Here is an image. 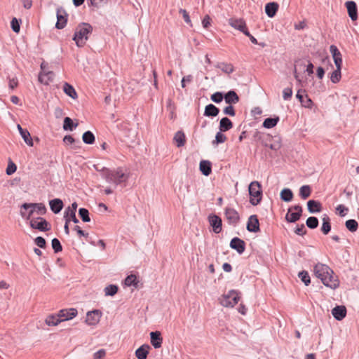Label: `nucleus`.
<instances>
[{"label": "nucleus", "mask_w": 359, "mask_h": 359, "mask_svg": "<svg viewBox=\"0 0 359 359\" xmlns=\"http://www.w3.org/2000/svg\"><path fill=\"white\" fill-rule=\"evenodd\" d=\"M100 172L102 177L107 183L114 184L115 187L126 182L128 178V175L123 171L122 168H117L113 170L103 168Z\"/></svg>", "instance_id": "1"}, {"label": "nucleus", "mask_w": 359, "mask_h": 359, "mask_svg": "<svg viewBox=\"0 0 359 359\" xmlns=\"http://www.w3.org/2000/svg\"><path fill=\"white\" fill-rule=\"evenodd\" d=\"M93 27L88 23H80L76 28L73 40L78 47H83L87 40L89 34L92 32Z\"/></svg>", "instance_id": "2"}, {"label": "nucleus", "mask_w": 359, "mask_h": 359, "mask_svg": "<svg viewBox=\"0 0 359 359\" xmlns=\"http://www.w3.org/2000/svg\"><path fill=\"white\" fill-rule=\"evenodd\" d=\"M316 277L320 278L322 283L328 287L336 289L339 285L337 276L334 271H314Z\"/></svg>", "instance_id": "3"}, {"label": "nucleus", "mask_w": 359, "mask_h": 359, "mask_svg": "<svg viewBox=\"0 0 359 359\" xmlns=\"http://www.w3.org/2000/svg\"><path fill=\"white\" fill-rule=\"evenodd\" d=\"M250 196V202L252 205H257L262 200V190L259 182L257 181L252 182L248 188Z\"/></svg>", "instance_id": "4"}, {"label": "nucleus", "mask_w": 359, "mask_h": 359, "mask_svg": "<svg viewBox=\"0 0 359 359\" xmlns=\"http://www.w3.org/2000/svg\"><path fill=\"white\" fill-rule=\"evenodd\" d=\"M240 293L235 290H229L227 293L224 294L219 299L221 305L225 307H233L238 304L240 300Z\"/></svg>", "instance_id": "5"}, {"label": "nucleus", "mask_w": 359, "mask_h": 359, "mask_svg": "<svg viewBox=\"0 0 359 359\" xmlns=\"http://www.w3.org/2000/svg\"><path fill=\"white\" fill-rule=\"evenodd\" d=\"M30 226L41 231H46L50 229V224L42 217L30 219Z\"/></svg>", "instance_id": "6"}, {"label": "nucleus", "mask_w": 359, "mask_h": 359, "mask_svg": "<svg viewBox=\"0 0 359 359\" xmlns=\"http://www.w3.org/2000/svg\"><path fill=\"white\" fill-rule=\"evenodd\" d=\"M302 212V208L300 205H294L288 209L285 216V219L288 222H295L299 219Z\"/></svg>", "instance_id": "7"}, {"label": "nucleus", "mask_w": 359, "mask_h": 359, "mask_svg": "<svg viewBox=\"0 0 359 359\" xmlns=\"http://www.w3.org/2000/svg\"><path fill=\"white\" fill-rule=\"evenodd\" d=\"M228 22L232 28L243 34L248 30L246 22L243 18H231L228 20Z\"/></svg>", "instance_id": "8"}, {"label": "nucleus", "mask_w": 359, "mask_h": 359, "mask_svg": "<svg viewBox=\"0 0 359 359\" xmlns=\"http://www.w3.org/2000/svg\"><path fill=\"white\" fill-rule=\"evenodd\" d=\"M67 13L65 10L62 8H58L57 9V22L55 25L56 28L62 29L66 26L67 22Z\"/></svg>", "instance_id": "9"}, {"label": "nucleus", "mask_w": 359, "mask_h": 359, "mask_svg": "<svg viewBox=\"0 0 359 359\" xmlns=\"http://www.w3.org/2000/svg\"><path fill=\"white\" fill-rule=\"evenodd\" d=\"M59 317L61 319V321H65L72 320L74 317H76L78 314V311L74 308H70V309H61L59 312Z\"/></svg>", "instance_id": "10"}, {"label": "nucleus", "mask_w": 359, "mask_h": 359, "mask_svg": "<svg viewBox=\"0 0 359 359\" xmlns=\"http://www.w3.org/2000/svg\"><path fill=\"white\" fill-rule=\"evenodd\" d=\"M101 313L99 310L88 311L86 315V323L90 325H95L100 321Z\"/></svg>", "instance_id": "11"}, {"label": "nucleus", "mask_w": 359, "mask_h": 359, "mask_svg": "<svg viewBox=\"0 0 359 359\" xmlns=\"http://www.w3.org/2000/svg\"><path fill=\"white\" fill-rule=\"evenodd\" d=\"M77 203L76 202L72 204L71 207H68L65 212V219H69V221H72L74 223L76 224L79 222V219L76 217V212L77 208Z\"/></svg>", "instance_id": "12"}, {"label": "nucleus", "mask_w": 359, "mask_h": 359, "mask_svg": "<svg viewBox=\"0 0 359 359\" xmlns=\"http://www.w3.org/2000/svg\"><path fill=\"white\" fill-rule=\"evenodd\" d=\"M225 216L229 223L236 224L239 221V215L238 212L231 208H226L225 210Z\"/></svg>", "instance_id": "13"}, {"label": "nucleus", "mask_w": 359, "mask_h": 359, "mask_svg": "<svg viewBox=\"0 0 359 359\" xmlns=\"http://www.w3.org/2000/svg\"><path fill=\"white\" fill-rule=\"evenodd\" d=\"M247 229L250 232H258L259 231V223L257 215H251L247 223Z\"/></svg>", "instance_id": "14"}, {"label": "nucleus", "mask_w": 359, "mask_h": 359, "mask_svg": "<svg viewBox=\"0 0 359 359\" xmlns=\"http://www.w3.org/2000/svg\"><path fill=\"white\" fill-rule=\"evenodd\" d=\"M345 5L347 8L349 17L353 21H355L358 19L356 4L353 1H348L346 2Z\"/></svg>", "instance_id": "15"}, {"label": "nucleus", "mask_w": 359, "mask_h": 359, "mask_svg": "<svg viewBox=\"0 0 359 359\" xmlns=\"http://www.w3.org/2000/svg\"><path fill=\"white\" fill-rule=\"evenodd\" d=\"M151 344L155 348L161 347L163 338L161 332L158 331L151 332L150 333Z\"/></svg>", "instance_id": "16"}, {"label": "nucleus", "mask_w": 359, "mask_h": 359, "mask_svg": "<svg viewBox=\"0 0 359 359\" xmlns=\"http://www.w3.org/2000/svg\"><path fill=\"white\" fill-rule=\"evenodd\" d=\"M54 73L53 72H41L39 74V81L44 85H48L53 81Z\"/></svg>", "instance_id": "17"}, {"label": "nucleus", "mask_w": 359, "mask_h": 359, "mask_svg": "<svg viewBox=\"0 0 359 359\" xmlns=\"http://www.w3.org/2000/svg\"><path fill=\"white\" fill-rule=\"evenodd\" d=\"M332 314L337 320H341L346 315V309L344 306H337L332 310Z\"/></svg>", "instance_id": "18"}, {"label": "nucleus", "mask_w": 359, "mask_h": 359, "mask_svg": "<svg viewBox=\"0 0 359 359\" xmlns=\"http://www.w3.org/2000/svg\"><path fill=\"white\" fill-rule=\"evenodd\" d=\"M209 222L215 233H218L222 231V219L218 216H210Z\"/></svg>", "instance_id": "19"}, {"label": "nucleus", "mask_w": 359, "mask_h": 359, "mask_svg": "<svg viewBox=\"0 0 359 359\" xmlns=\"http://www.w3.org/2000/svg\"><path fill=\"white\" fill-rule=\"evenodd\" d=\"M230 246L231 248L236 250L239 254L243 253L245 250V243L238 238H233L231 241Z\"/></svg>", "instance_id": "20"}, {"label": "nucleus", "mask_w": 359, "mask_h": 359, "mask_svg": "<svg viewBox=\"0 0 359 359\" xmlns=\"http://www.w3.org/2000/svg\"><path fill=\"white\" fill-rule=\"evenodd\" d=\"M225 102L228 104L232 105L236 104L239 101V97L236 93L233 90H230L224 95Z\"/></svg>", "instance_id": "21"}, {"label": "nucleus", "mask_w": 359, "mask_h": 359, "mask_svg": "<svg viewBox=\"0 0 359 359\" xmlns=\"http://www.w3.org/2000/svg\"><path fill=\"white\" fill-rule=\"evenodd\" d=\"M23 208H34L35 212L38 215H44L46 212V206L43 203H24Z\"/></svg>", "instance_id": "22"}, {"label": "nucleus", "mask_w": 359, "mask_h": 359, "mask_svg": "<svg viewBox=\"0 0 359 359\" xmlns=\"http://www.w3.org/2000/svg\"><path fill=\"white\" fill-rule=\"evenodd\" d=\"M49 205L50 210L55 214L59 213L63 208V203L62 200L59 198H55L50 201Z\"/></svg>", "instance_id": "23"}, {"label": "nucleus", "mask_w": 359, "mask_h": 359, "mask_svg": "<svg viewBox=\"0 0 359 359\" xmlns=\"http://www.w3.org/2000/svg\"><path fill=\"white\" fill-rule=\"evenodd\" d=\"M278 9V4L276 2L268 3L265 6L266 14L269 18H273Z\"/></svg>", "instance_id": "24"}, {"label": "nucleus", "mask_w": 359, "mask_h": 359, "mask_svg": "<svg viewBox=\"0 0 359 359\" xmlns=\"http://www.w3.org/2000/svg\"><path fill=\"white\" fill-rule=\"evenodd\" d=\"M149 345H142L135 351V356L137 359H146L149 353Z\"/></svg>", "instance_id": "25"}, {"label": "nucleus", "mask_w": 359, "mask_h": 359, "mask_svg": "<svg viewBox=\"0 0 359 359\" xmlns=\"http://www.w3.org/2000/svg\"><path fill=\"white\" fill-rule=\"evenodd\" d=\"M63 91L64 93L69 96L73 100H76L78 97L77 93L76 92L74 88L68 83H65L63 85Z\"/></svg>", "instance_id": "26"}, {"label": "nucleus", "mask_w": 359, "mask_h": 359, "mask_svg": "<svg viewBox=\"0 0 359 359\" xmlns=\"http://www.w3.org/2000/svg\"><path fill=\"white\" fill-rule=\"evenodd\" d=\"M233 127V123L231 120L227 117L222 118L219 121V130L221 132H226Z\"/></svg>", "instance_id": "27"}, {"label": "nucleus", "mask_w": 359, "mask_h": 359, "mask_svg": "<svg viewBox=\"0 0 359 359\" xmlns=\"http://www.w3.org/2000/svg\"><path fill=\"white\" fill-rule=\"evenodd\" d=\"M308 210L311 213L319 212L321 210V205L318 201L310 200L307 203Z\"/></svg>", "instance_id": "28"}, {"label": "nucleus", "mask_w": 359, "mask_h": 359, "mask_svg": "<svg viewBox=\"0 0 359 359\" xmlns=\"http://www.w3.org/2000/svg\"><path fill=\"white\" fill-rule=\"evenodd\" d=\"M125 285L128 287L133 286L135 288L139 287V280L135 275L131 274L128 276L125 279Z\"/></svg>", "instance_id": "29"}, {"label": "nucleus", "mask_w": 359, "mask_h": 359, "mask_svg": "<svg viewBox=\"0 0 359 359\" xmlns=\"http://www.w3.org/2000/svg\"><path fill=\"white\" fill-rule=\"evenodd\" d=\"M219 110L212 104H208L204 111V115L205 116H216L218 115Z\"/></svg>", "instance_id": "30"}, {"label": "nucleus", "mask_w": 359, "mask_h": 359, "mask_svg": "<svg viewBox=\"0 0 359 359\" xmlns=\"http://www.w3.org/2000/svg\"><path fill=\"white\" fill-rule=\"evenodd\" d=\"M199 168L201 172L205 176H208L211 173V164L208 161H201Z\"/></svg>", "instance_id": "31"}, {"label": "nucleus", "mask_w": 359, "mask_h": 359, "mask_svg": "<svg viewBox=\"0 0 359 359\" xmlns=\"http://www.w3.org/2000/svg\"><path fill=\"white\" fill-rule=\"evenodd\" d=\"M174 141L177 147L184 146L186 142L184 133L182 131H177L174 136Z\"/></svg>", "instance_id": "32"}, {"label": "nucleus", "mask_w": 359, "mask_h": 359, "mask_svg": "<svg viewBox=\"0 0 359 359\" xmlns=\"http://www.w3.org/2000/svg\"><path fill=\"white\" fill-rule=\"evenodd\" d=\"M61 322L62 321H61L60 318L59 317L58 313L56 316L50 315L45 320L46 324L48 326H56Z\"/></svg>", "instance_id": "33"}, {"label": "nucleus", "mask_w": 359, "mask_h": 359, "mask_svg": "<svg viewBox=\"0 0 359 359\" xmlns=\"http://www.w3.org/2000/svg\"><path fill=\"white\" fill-rule=\"evenodd\" d=\"M280 198L285 202H290L293 198V193L291 189L285 188L280 191Z\"/></svg>", "instance_id": "34"}, {"label": "nucleus", "mask_w": 359, "mask_h": 359, "mask_svg": "<svg viewBox=\"0 0 359 359\" xmlns=\"http://www.w3.org/2000/svg\"><path fill=\"white\" fill-rule=\"evenodd\" d=\"M35 212V209L34 208H23L21 206L20 215L25 219H30L31 217Z\"/></svg>", "instance_id": "35"}, {"label": "nucleus", "mask_w": 359, "mask_h": 359, "mask_svg": "<svg viewBox=\"0 0 359 359\" xmlns=\"http://www.w3.org/2000/svg\"><path fill=\"white\" fill-rule=\"evenodd\" d=\"M341 69L336 68L331 74H330V81L333 83H337L340 81L341 79Z\"/></svg>", "instance_id": "36"}, {"label": "nucleus", "mask_w": 359, "mask_h": 359, "mask_svg": "<svg viewBox=\"0 0 359 359\" xmlns=\"http://www.w3.org/2000/svg\"><path fill=\"white\" fill-rule=\"evenodd\" d=\"M279 121L278 117L267 118L264 121L263 126L266 128H272L276 126Z\"/></svg>", "instance_id": "37"}, {"label": "nucleus", "mask_w": 359, "mask_h": 359, "mask_svg": "<svg viewBox=\"0 0 359 359\" xmlns=\"http://www.w3.org/2000/svg\"><path fill=\"white\" fill-rule=\"evenodd\" d=\"M78 126V123L74 124L72 120L69 117H66L64 120L63 129L65 130H73Z\"/></svg>", "instance_id": "38"}, {"label": "nucleus", "mask_w": 359, "mask_h": 359, "mask_svg": "<svg viewBox=\"0 0 359 359\" xmlns=\"http://www.w3.org/2000/svg\"><path fill=\"white\" fill-rule=\"evenodd\" d=\"M118 286L116 285H109L104 289L105 296H114L118 292Z\"/></svg>", "instance_id": "39"}, {"label": "nucleus", "mask_w": 359, "mask_h": 359, "mask_svg": "<svg viewBox=\"0 0 359 359\" xmlns=\"http://www.w3.org/2000/svg\"><path fill=\"white\" fill-rule=\"evenodd\" d=\"M217 67L219 68L222 72L226 74H231L234 71L233 66L231 64L228 63H219L217 65Z\"/></svg>", "instance_id": "40"}, {"label": "nucleus", "mask_w": 359, "mask_h": 359, "mask_svg": "<svg viewBox=\"0 0 359 359\" xmlns=\"http://www.w3.org/2000/svg\"><path fill=\"white\" fill-rule=\"evenodd\" d=\"M331 229V226L330 224V219L327 216H325L323 218V224L321 227V231L324 234H327Z\"/></svg>", "instance_id": "41"}, {"label": "nucleus", "mask_w": 359, "mask_h": 359, "mask_svg": "<svg viewBox=\"0 0 359 359\" xmlns=\"http://www.w3.org/2000/svg\"><path fill=\"white\" fill-rule=\"evenodd\" d=\"M82 140L84 143L91 144L95 142V136L90 131H87L83 134Z\"/></svg>", "instance_id": "42"}, {"label": "nucleus", "mask_w": 359, "mask_h": 359, "mask_svg": "<svg viewBox=\"0 0 359 359\" xmlns=\"http://www.w3.org/2000/svg\"><path fill=\"white\" fill-rule=\"evenodd\" d=\"M311 190L309 185H304L299 189V195L303 199H306L311 195Z\"/></svg>", "instance_id": "43"}, {"label": "nucleus", "mask_w": 359, "mask_h": 359, "mask_svg": "<svg viewBox=\"0 0 359 359\" xmlns=\"http://www.w3.org/2000/svg\"><path fill=\"white\" fill-rule=\"evenodd\" d=\"M298 277L305 284V285H309L311 283V278L306 271H300L298 273Z\"/></svg>", "instance_id": "44"}, {"label": "nucleus", "mask_w": 359, "mask_h": 359, "mask_svg": "<svg viewBox=\"0 0 359 359\" xmlns=\"http://www.w3.org/2000/svg\"><path fill=\"white\" fill-rule=\"evenodd\" d=\"M20 135L27 145L30 147L33 146L32 139L29 132L27 130H25L22 133H20Z\"/></svg>", "instance_id": "45"}, {"label": "nucleus", "mask_w": 359, "mask_h": 359, "mask_svg": "<svg viewBox=\"0 0 359 359\" xmlns=\"http://www.w3.org/2000/svg\"><path fill=\"white\" fill-rule=\"evenodd\" d=\"M358 226V222L355 219H348L346 222V227L351 232H355Z\"/></svg>", "instance_id": "46"}, {"label": "nucleus", "mask_w": 359, "mask_h": 359, "mask_svg": "<svg viewBox=\"0 0 359 359\" xmlns=\"http://www.w3.org/2000/svg\"><path fill=\"white\" fill-rule=\"evenodd\" d=\"M79 214L84 222H88L90 221V218L89 217V212L87 209L80 208L79 210Z\"/></svg>", "instance_id": "47"}, {"label": "nucleus", "mask_w": 359, "mask_h": 359, "mask_svg": "<svg viewBox=\"0 0 359 359\" xmlns=\"http://www.w3.org/2000/svg\"><path fill=\"white\" fill-rule=\"evenodd\" d=\"M220 130L215 135V140L212 142L213 144H222L226 140V137Z\"/></svg>", "instance_id": "48"}, {"label": "nucleus", "mask_w": 359, "mask_h": 359, "mask_svg": "<svg viewBox=\"0 0 359 359\" xmlns=\"http://www.w3.org/2000/svg\"><path fill=\"white\" fill-rule=\"evenodd\" d=\"M306 226L310 229H315L318 225V220L315 217H310L306 220Z\"/></svg>", "instance_id": "49"}, {"label": "nucleus", "mask_w": 359, "mask_h": 359, "mask_svg": "<svg viewBox=\"0 0 359 359\" xmlns=\"http://www.w3.org/2000/svg\"><path fill=\"white\" fill-rule=\"evenodd\" d=\"M52 248L54 250L55 252H59L62 251V248L60 244V241L57 238H53L52 240Z\"/></svg>", "instance_id": "50"}, {"label": "nucleus", "mask_w": 359, "mask_h": 359, "mask_svg": "<svg viewBox=\"0 0 359 359\" xmlns=\"http://www.w3.org/2000/svg\"><path fill=\"white\" fill-rule=\"evenodd\" d=\"M224 95L220 92H216L211 95V100L215 103H219L223 100Z\"/></svg>", "instance_id": "51"}, {"label": "nucleus", "mask_w": 359, "mask_h": 359, "mask_svg": "<svg viewBox=\"0 0 359 359\" xmlns=\"http://www.w3.org/2000/svg\"><path fill=\"white\" fill-rule=\"evenodd\" d=\"M17 167L15 164L12 161H9L8 167L6 168V172L8 175H11L13 174L16 171Z\"/></svg>", "instance_id": "52"}, {"label": "nucleus", "mask_w": 359, "mask_h": 359, "mask_svg": "<svg viewBox=\"0 0 359 359\" xmlns=\"http://www.w3.org/2000/svg\"><path fill=\"white\" fill-rule=\"evenodd\" d=\"M330 51L332 54V58H335L341 55V53L334 45H331L330 47Z\"/></svg>", "instance_id": "53"}, {"label": "nucleus", "mask_w": 359, "mask_h": 359, "mask_svg": "<svg viewBox=\"0 0 359 359\" xmlns=\"http://www.w3.org/2000/svg\"><path fill=\"white\" fill-rule=\"evenodd\" d=\"M336 210L341 217H344L348 211V209L346 208L344 205H339L337 207Z\"/></svg>", "instance_id": "54"}, {"label": "nucleus", "mask_w": 359, "mask_h": 359, "mask_svg": "<svg viewBox=\"0 0 359 359\" xmlns=\"http://www.w3.org/2000/svg\"><path fill=\"white\" fill-rule=\"evenodd\" d=\"M292 95V90L291 88H285L283 91V97L285 100H288Z\"/></svg>", "instance_id": "55"}, {"label": "nucleus", "mask_w": 359, "mask_h": 359, "mask_svg": "<svg viewBox=\"0 0 359 359\" xmlns=\"http://www.w3.org/2000/svg\"><path fill=\"white\" fill-rule=\"evenodd\" d=\"M11 25L14 32L18 33L20 32V24L15 18L12 19Z\"/></svg>", "instance_id": "56"}, {"label": "nucleus", "mask_w": 359, "mask_h": 359, "mask_svg": "<svg viewBox=\"0 0 359 359\" xmlns=\"http://www.w3.org/2000/svg\"><path fill=\"white\" fill-rule=\"evenodd\" d=\"M224 114L231 116H234L236 113L232 105L229 104V106L226 107L224 109Z\"/></svg>", "instance_id": "57"}, {"label": "nucleus", "mask_w": 359, "mask_h": 359, "mask_svg": "<svg viewBox=\"0 0 359 359\" xmlns=\"http://www.w3.org/2000/svg\"><path fill=\"white\" fill-rule=\"evenodd\" d=\"M106 355V351L104 349H100L93 354V359H103Z\"/></svg>", "instance_id": "58"}, {"label": "nucleus", "mask_w": 359, "mask_h": 359, "mask_svg": "<svg viewBox=\"0 0 359 359\" xmlns=\"http://www.w3.org/2000/svg\"><path fill=\"white\" fill-rule=\"evenodd\" d=\"M304 107L311 108L312 106V100L307 95L303 99V102H300Z\"/></svg>", "instance_id": "59"}, {"label": "nucleus", "mask_w": 359, "mask_h": 359, "mask_svg": "<svg viewBox=\"0 0 359 359\" xmlns=\"http://www.w3.org/2000/svg\"><path fill=\"white\" fill-rule=\"evenodd\" d=\"M180 13H182V17L184 18V20L187 23V24H189L191 25V19L189 18V15L188 14V13L186 11V10L184 9H180Z\"/></svg>", "instance_id": "60"}, {"label": "nucleus", "mask_w": 359, "mask_h": 359, "mask_svg": "<svg viewBox=\"0 0 359 359\" xmlns=\"http://www.w3.org/2000/svg\"><path fill=\"white\" fill-rule=\"evenodd\" d=\"M211 24V18L208 15H206L202 20V25L204 28H208Z\"/></svg>", "instance_id": "61"}, {"label": "nucleus", "mask_w": 359, "mask_h": 359, "mask_svg": "<svg viewBox=\"0 0 359 359\" xmlns=\"http://www.w3.org/2000/svg\"><path fill=\"white\" fill-rule=\"evenodd\" d=\"M35 243L39 247V248H44L46 245V241L43 238L39 236L35 239Z\"/></svg>", "instance_id": "62"}, {"label": "nucleus", "mask_w": 359, "mask_h": 359, "mask_svg": "<svg viewBox=\"0 0 359 359\" xmlns=\"http://www.w3.org/2000/svg\"><path fill=\"white\" fill-rule=\"evenodd\" d=\"M295 233L299 236H302L306 233V228L304 224L297 226L294 231Z\"/></svg>", "instance_id": "63"}, {"label": "nucleus", "mask_w": 359, "mask_h": 359, "mask_svg": "<svg viewBox=\"0 0 359 359\" xmlns=\"http://www.w3.org/2000/svg\"><path fill=\"white\" fill-rule=\"evenodd\" d=\"M18 81L16 78L9 79L8 86L10 88L14 89L15 87L18 86Z\"/></svg>", "instance_id": "64"}]
</instances>
